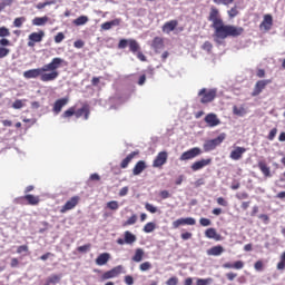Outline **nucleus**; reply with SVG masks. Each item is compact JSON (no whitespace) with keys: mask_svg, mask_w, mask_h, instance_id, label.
Returning <instances> with one entry per match:
<instances>
[{"mask_svg":"<svg viewBox=\"0 0 285 285\" xmlns=\"http://www.w3.org/2000/svg\"><path fill=\"white\" fill-rule=\"evenodd\" d=\"M208 21H212L215 41H224L228 37L237 38L244 35V27L225 24L222 14H219V9L215 7L210 8Z\"/></svg>","mask_w":285,"mask_h":285,"instance_id":"obj_1","label":"nucleus"},{"mask_svg":"<svg viewBox=\"0 0 285 285\" xmlns=\"http://www.w3.org/2000/svg\"><path fill=\"white\" fill-rule=\"evenodd\" d=\"M68 66V61L62 58L56 57L51 59L49 63L43 65L41 68L29 69L23 72L24 79H38L42 80L45 83L48 81H55L59 79V68Z\"/></svg>","mask_w":285,"mask_h":285,"instance_id":"obj_2","label":"nucleus"},{"mask_svg":"<svg viewBox=\"0 0 285 285\" xmlns=\"http://www.w3.org/2000/svg\"><path fill=\"white\" fill-rule=\"evenodd\" d=\"M198 97H200V104H210L217 97V89L203 88L198 91Z\"/></svg>","mask_w":285,"mask_h":285,"instance_id":"obj_3","label":"nucleus"},{"mask_svg":"<svg viewBox=\"0 0 285 285\" xmlns=\"http://www.w3.org/2000/svg\"><path fill=\"white\" fill-rule=\"evenodd\" d=\"M224 139H226L225 132L220 134L218 137L214 139L205 141V144L203 145L205 153H210V150H215L217 146H222V144L224 142Z\"/></svg>","mask_w":285,"mask_h":285,"instance_id":"obj_4","label":"nucleus"},{"mask_svg":"<svg viewBox=\"0 0 285 285\" xmlns=\"http://www.w3.org/2000/svg\"><path fill=\"white\" fill-rule=\"evenodd\" d=\"M122 272H124V266L118 265V266L111 268L110 271L105 272L101 275L100 279L102 282H106V279H115V277H119V275H121Z\"/></svg>","mask_w":285,"mask_h":285,"instance_id":"obj_5","label":"nucleus"},{"mask_svg":"<svg viewBox=\"0 0 285 285\" xmlns=\"http://www.w3.org/2000/svg\"><path fill=\"white\" fill-rule=\"evenodd\" d=\"M202 155V148L194 147L183 153L179 157L180 161H190V159H195V157H199Z\"/></svg>","mask_w":285,"mask_h":285,"instance_id":"obj_6","label":"nucleus"},{"mask_svg":"<svg viewBox=\"0 0 285 285\" xmlns=\"http://www.w3.org/2000/svg\"><path fill=\"white\" fill-rule=\"evenodd\" d=\"M45 37H46V32H43V30H40L39 32L30 33L29 41L27 42V46L29 48H35L36 43H41V41H43Z\"/></svg>","mask_w":285,"mask_h":285,"instance_id":"obj_7","label":"nucleus"},{"mask_svg":"<svg viewBox=\"0 0 285 285\" xmlns=\"http://www.w3.org/2000/svg\"><path fill=\"white\" fill-rule=\"evenodd\" d=\"M268 83H273V80L271 79H265V80H258L256 81L254 89L252 91V96L253 97H259L261 92H264V90H266V86H268Z\"/></svg>","mask_w":285,"mask_h":285,"instance_id":"obj_8","label":"nucleus"},{"mask_svg":"<svg viewBox=\"0 0 285 285\" xmlns=\"http://www.w3.org/2000/svg\"><path fill=\"white\" fill-rule=\"evenodd\" d=\"M79 202H81V197L73 196L69 200L66 202V204L60 208V213L65 214L68 213V210H73V208H77L79 205Z\"/></svg>","mask_w":285,"mask_h":285,"instance_id":"obj_9","label":"nucleus"},{"mask_svg":"<svg viewBox=\"0 0 285 285\" xmlns=\"http://www.w3.org/2000/svg\"><path fill=\"white\" fill-rule=\"evenodd\" d=\"M18 202L19 204H28L29 206H39V202H41V198L32 194H27L18 198Z\"/></svg>","mask_w":285,"mask_h":285,"instance_id":"obj_10","label":"nucleus"},{"mask_svg":"<svg viewBox=\"0 0 285 285\" xmlns=\"http://www.w3.org/2000/svg\"><path fill=\"white\" fill-rule=\"evenodd\" d=\"M212 164H213V158H206V159L203 158L191 164L190 168L194 173H197V170H202V168H206V166H210Z\"/></svg>","mask_w":285,"mask_h":285,"instance_id":"obj_11","label":"nucleus"},{"mask_svg":"<svg viewBox=\"0 0 285 285\" xmlns=\"http://www.w3.org/2000/svg\"><path fill=\"white\" fill-rule=\"evenodd\" d=\"M259 29L264 30L265 32H268L273 29V16L271 13H267L263 17V21L259 24Z\"/></svg>","mask_w":285,"mask_h":285,"instance_id":"obj_12","label":"nucleus"},{"mask_svg":"<svg viewBox=\"0 0 285 285\" xmlns=\"http://www.w3.org/2000/svg\"><path fill=\"white\" fill-rule=\"evenodd\" d=\"M166 161H168V153L160 151L154 159L153 166H154V168H161V166H164V164H166Z\"/></svg>","mask_w":285,"mask_h":285,"instance_id":"obj_13","label":"nucleus"},{"mask_svg":"<svg viewBox=\"0 0 285 285\" xmlns=\"http://www.w3.org/2000/svg\"><path fill=\"white\" fill-rule=\"evenodd\" d=\"M244 153H246V148L245 147H235L230 151L229 157L234 161H239V159H242V157H244Z\"/></svg>","mask_w":285,"mask_h":285,"instance_id":"obj_14","label":"nucleus"},{"mask_svg":"<svg viewBox=\"0 0 285 285\" xmlns=\"http://www.w3.org/2000/svg\"><path fill=\"white\" fill-rule=\"evenodd\" d=\"M164 38L161 37H155L151 41V48L154 49V51L159 55V52H161V50H164Z\"/></svg>","mask_w":285,"mask_h":285,"instance_id":"obj_15","label":"nucleus"},{"mask_svg":"<svg viewBox=\"0 0 285 285\" xmlns=\"http://www.w3.org/2000/svg\"><path fill=\"white\" fill-rule=\"evenodd\" d=\"M75 117L79 119L80 117H85L86 120L90 117V108L88 105L82 106V108L78 109L75 107Z\"/></svg>","mask_w":285,"mask_h":285,"instance_id":"obj_16","label":"nucleus"},{"mask_svg":"<svg viewBox=\"0 0 285 285\" xmlns=\"http://www.w3.org/2000/svg\"><path fill=\"white\" fill-rule=\"evenodd\" d=\"M68 101H69L68 98H60V99L56 100L53 104V108H52L53 112L56 115H59V112H61V110H63V107L68 106Z\"/></svg>","mask_w":285,"mask_h":285,"instance_id":"obj_17","label":"nucleus"},{"mask_svg":"<svg viewBox=\"0 0 285 285\" xmlns=\"http://www.w3.org/2000/svg\"><path fill=\"white\" fill-rule=\"evenodd\" d=\"M257 167L259 168L265 179L273 177V174H271V167L266 164V161L259 160Z\"/></svg>","mask_w":285,"mask_h":285,"instance_id":"obj_18","label":"nucleus"},{"mask_svg":"<svg viewBox=\"0 0 285 285\" xmlns=\"http://www.w3.org/2000/svg\"><path fill=\"white\" fill-rule=\"evenodd\" d=\"M179 26V21L177 20H170L163 24V32L165 35H170L177 27Z\"/></svg>","mask_w":285,"mask_h":285,"instance_id":"obj_19","label":"nucleus"},{"mask_svg":"<svg viewBox=\"0 0 285 285\" xmlns=\"http://www.w3.org/2000/svg\"><path fill=\"white\" fill-rule=\"evenodd\" d=\"M205 122L209 126V128H215V126H219V124H222V120H219L215 114H208L205 117Z\"/></svg>","mask_w":285,"mask_h":285,"instance_id":"obj_20","label":"nucleus"},{"mask_svg":"<svg viewBox=\"0 0 285 285\" xmlns=\"http://www.w3.org/2000/svg\"><path fill=\"white\" fill-rule=\"evenodd\" d=\"M205 237L207 239H215V242H222L223 237L217 233V229L210 227L205 230Z\"/></svg>","mask_w":285,"mask_h":285,"instance_id":"obj_21","label":"nucleus"},{"mask_svg":"<svg viewBox=\"0 0 285 285\" xmlns=\"http://www.w3.org/2000/svg\"><path fill=\"white\" fill-rule=\"evenodd\" d=\"M137 156H139V150L131 151L129 155H127L126 158H124L120 163V168L125 169L129 166L130 161H132Z\"/></svg>","mask_w":285,"mask_h":285,"instance_id":"obj_22","label":"nucleus"},{"mask_svg":"<svg viewBox=\"0 0 285 285\" xmlns=\"http://www.w3.org/2000/svg\"><path fill=\"white\" fill-rule=\"evenodd\" d=\"M146 168H148L146 163L144 160H139L136 163V165L132 168V175L135 176L141 175L146 170Z\"/></svg>","mask_w":285,"mask_h":285,"instance_id":"obj_23","label":"nucleus"},{"mask_svg":"<svg viewBox=\"0 0 285 285\" xmlns=\"http://www.w3.org/2000/svg\"><path fill=\"white\" fill-rule=\"evenodd\" d=\"M223 268H234L235 271H242V268H244V261H236L234 263H224Z\"/></svg>","mask_w":285,"mask_h":285,"instance_id":"obj_24","label":"nucleus"},{"mask_svg":"<svg viewBox=\"0 0 285 285\" xmlns=\"http://www.w3.org/2000/svg\"><path fill=\"white\" fill-rule=\"evenodd\" d=\"M110 262V255L108 253H102L96 258L97 266H106Z\"/></svg>","mask_w":285,"mask_h":285,"instance_id":"obj_25","label":"nucleus"},{"mask_svg":"<svg viewBox=\"0 0 285 285\" xmlns=\"http://www.w3.org/2000/svg\"><path fill=\"white\" fill-rule=\"evenodd\" d=\"M114 26H121V19L116 18L101 24L102 30H110Z\"/></svg>","mask_w":285,"mask_h":285,"instance_id":"obj_26","label":"nucleus"},{"mask_svg":"<svg viewBox=\"0 0 285 285\" xmlns=\"http://www.w3.org/2000/svg\"><path fill=\"white\" fill-rule=\"evenodd\" d=\"M224 253V247L222 245L214 246L207 250V255H212L214 257H219Z\"/></svg>","mask_w":285,"mask_h":285,"instance_id":"obj_27","label":"nucleus"},{"mask_svg":"<svg viewBox=\"0 0 285 285\" xmlns=\"http://www.w3.org/2000/svg\"><path fill=\"white\" fill-rule=\"evenodd\" d=\"M146 255V253L144 252L142 248H137L135 250V255L132 256V262H136L137 264H139V262H141L144 259V256Z\"/></svg>","mask_w":285,"mask_h":285,"instance_id":"obj_28","label":"nucleus"},{"mask_svg":"<svg viewBox=\"0 0 285 285\" xmlns=\"http://www.w3.org/2000/svg\"><path fill=\"white\" fill-rule=\"evenodd\" d=\"M59 282H61V275L53 274L46 279L45 285H55L59 284Z\"/></svg>","mask_w":285,"mask_h":285,"instance_id":"obj_29","label":"nucleus"},{"mask_svg":"<svg viewBox=\"0 0 285 285\" xmlns=\"http://www.w3.org/2000/svg\"><path fill=\"white\" fill-rule=\"evenodd\" d=\"M47 21H49L48 16L36 17L32 19V26H46Z\"/></svg>","mask_w":285,"mask_h":285,"instance_id":"obj_30","label":"nucleus"},{"mask_svg":"<svg viewBox=\"0 0 285 285\" xmlns=\"http://www.w3.org/2000/svg\"><path fill=\"white\" fill-rule=\"evenodd\" d=\"M128 46H129L130 52H132L134 55L136 52H139V50H140L139 42H137V40H135V39H129Z\"/></svg>","mask_w":285,"mask_h":285,"instance_id":"obj_31","label":"nucleus"},{"mask_svg":"<svg viewBox=\"0 0 285 285\" xmlns=\"http://www.w3.org/2000/svg\"><path fill=\"white\" fill-rule=\"evenodd\" d=\"M137 242V236L130 232H125V243L126 244H135Z\"/></svg>","mask_w":285,"mask_h":285,"instance_id":"obj_32","label":"nucleus"},{"mask_svg":"<svg viewBox=\"0 0 285 285\" xmlns=\"http://www.w3.org/2000/svg\"><path fill=\"white\" fill-rule=\"evenodd\" d=\"M89 19L87 16H80L77 19L73 20L75 26H86L88 23Z\"/></svg>","mask_w":285,"mask_h":285,"instance_id":"obj_33","label":"nucleus"},{"mask_svg":"<svg viewBox=\"0 0 285 285\" xmlns=\"http://www.w3.org/2000/svg\"><path fill=\"white\" fill-rule=\"evenodd\" d=\"M233 112L237 117H244V115H246V108L234 106L233 107Z\"/></svg>","mask_w":285,"mask_h":285,"instance_id":"obj_34","label":"nucleus"},{"mask_svg":"<svg viewBox=\"0 0 285 285\" xmlns=\"http://www.w3.org/2000/svg\"><path fill=\"white\" fill-rule=\"evenodd\" d=\"M150 268H153V263L148 261L139 265V271H141V273H146V271H150Z\"/></svg>","mask_w":285,"mask_h":285,"instance_id":"obj_35","label":"nucleus"},{"mask_svg":"<svg viewBox=\"0 0 285 285\" xmlns=\"http://www.w3.org/2000/svg\"><path fill=\"white\" fill-rule=\"evenodd\" d=\"M155 228H157V225L153 222L150 223H147L145 226H144V233H153L155 230Z\"/></svg>","mask_w":285,"mask_h":285,"instance_id":"obj_36","label":"nucleus"},{"mask_svg":"<svg viewBox=\"0 0 285 285\" xmlns=\"http://www.w3.org/2000/svg\"><path fill=\"white\" fill-rule=\"evenodd\" d=\"M75 115V107H70L63 114L61 115L62 119H70V117H73Z\"/></svg>","mask_w":285,"mask_h":285,"instance_id":"obj_37","label":"nucleus"},{"mask_svg":"<svg viewBox=\"0 0 285 285\" xmlns=\"http://www.w3.org/2000/svg\"><path fill=\"white\" fill-rule=\"evenodd\" d=\"M137 224V214L131 215L124 224L122 226H132Z\"/></svg>","mask_w":285,"mask_h":285,"instance_id":"obj_38","label":"nucleus"},{"mask_svg":"<svg viewBox=\"0 0 285 285\" xmlns=\"http://www.w3.org/2000/svg\"><path fill=\"white\" fill-rule=\"evenodd\" d=\"M107 208H109V210H119V202H117V200L108 202Z\"/></svg>","mask_w":285,"mask_h":285,"instance_id":"obj_39","label":"nucleus"},{"mask_svg":"<svg viewBox=\"0 0 285 285\" xmlns=\"http://www.w3.org/2000/svg\"><path fill=\"white\" fill-rule=\"evenodd\" d=\"M23 23H26V17L16 18L13 21L14 28H21V26H23Z\"/></svg>","mask_w":285,"mask_h":285,"instance_id":"obj_40","label":"nucleus"},{"mask_svg":"<svg viewBox=\"0 0 285 285\" xmlns=\"http://www.w3.org/2000/svg\"><path fill=\"white\" fill-rule=\"evenodd\" d=\"M12 1H14V0H2L0 2V12H3V10H6V8H8V6H12Z\"/></svg>","mask_w":285,"mask_h":285,"instance_id":"obj_41","label":"nucleus"},{"mask_svg":"<svg viewBox=\"0 0 285 285\" xmlns=\"http://www.w3.org/2000/svg\"><path fill=\"white\" fill-rule=\"evenodd\" d=\"M10 55V49L0 46V59H6Z\"/></svg>","mask_w":285,"mask_h":285,"instance_id":"obj_42","label":"nucleus"},{"mask_svg":"<svg viewBox=\"0 0 285 285\" xmlns=\"http://www.w3.org/2000/svg\"><path fill=\"white\" fill-rule=\"evenodd\" d=\"M213 278H197L196 285H208L212 284Z\"/></svg>","mask_w":285,"mask_h":285,"instance_id":"obj_43","label":"nucleus"},{"mask_svg":"<svg viewBox=\"0 0 285 285\" xmlns=\"http://www.w3.org/2000/svg\"><path fill=\"white\" fill-rule=\"evenodd\" d=\"M12 108L14 110H21V108H23V100L17 99L16 101H13Z\"/></svg>","mask_w":285,"mask_h":285,"instance_id":"obj_44","label":"nucleus"},{"mask_svg":"<svg viewBox=\"0 0 285 285\" xmlns=\"http://www.w3.org/2000/svg\"><path fill=\"white\" fill-rule=\"evenodd\" d=\"M0 37H10V29H8L7 27H0Z\"/></svg>","mask_w":285,"mask_h":285,"instance_id":"obj_45","label":"nucleus"},{"mask_svg":"<svg viewBox=\"0 0 285 285\" xmlns=\"http://www.w3.org/2000/svg\"><path fill=\"white\" fill-rule=\"evenodd\" d=\"M185 226H195L197 224V220L193 217L184 218Z\"/></svg>","mask_w":285,"mask_h":285,"instance_id":"obj_46","label":"nucleus"},{"mask_svg":"<svg viewBox=\"0 0 285 285\" xmlns=\"http://www.w3.org/2000/svg\"><path fill=\"white\" fill-rule=\"evenodd\" d=\"M239 14V11L237 10V7H233L229 11H228V17L230 19H235V17H237Z\"/></svg>","mask_w":285,"mask_h":285,"instance_id":"obj_47","label":"nucleus"},{"mask_svg":"<svg viewBox=\"0 0 285 285\" xmlns=\"http://www.w3.org/2000/svg\"><path fill=\"white\" fill-rule=\"evenodd\" d=\"M254 268H255V271H257L258 273H262V271H264V262L257 261V262L254 264Z\"/></svg>","mask_w":285,"mask_h":285,"instance_id":"obj_48","label":"nucleus"},{"mask_svg":"<svg viewBox=\"0 0 285 285\" xmlns=\"http://www.w3.org/2000/svg\"><path fill=\"white\" fill-rule=\"evenodd\" d=\"M235 0H214L217 6H230Z\"/></svg>","mask_w":285,"mask_h":285,"instance_id":"obj_49","label":"nucleus"},{"mask_svg":"<svg viewBox=\"0 0 285 285\" xmlns=\"http://www.w3.org/2000/svg\"><path fill=\"white\" fill-rule=\"evenodd\" d=\"M91 248V245L90 244H86V245H82V246H79L77 248L78 253H88V250H90Z\"/></svg>","mask_w":285,"mask_h":285,"instance_id":"obj_50","label":"nucleus"},{"mask_svg":"<svg viewBox=\"0 0 285 285\" xmlns=\"http://www.w3.org/2000/svg\"><path fill=\"white\" fill-rule=\"evenodd\" d=\"M146 210H148V213L155 214L157 213V207H155L153 204L150 203H146L145 205Z\"/></svg>","mask_w":285,"mask_h":285,"instance_id":"obj_51","label":"nucleus"},{"mask_svg":"<svg viewBox=\"0 0 285 285\" xmlns=\"http://www.w3.org/2000/svg\"><path fill=\"white\" fill-rule=\"evenodd\" d=\"M66 39V36L63 35V32H58L55 36V42L56 43H61V41H63Z\"/></svg>","mask_w":285,"mask_h":285,"instance_id":"obj_52","label":"nucleus"},{"mask_svg":"<svg viewBox=\"0 0 285 285\" xmlns=\"http://www.w3.org/2000/svg\"><path fill=\"white\" fill-rule=\"evenodd\" d=\"M173 228H179V226H185L184 218H178L177 220L173 222Z\"/></svg>","mask_w":285,"mask_h":285,"instance_id":"obj_53","label":"nucleus"},{"mask_svg":"<svg viewBox=\"0 0 285 285\" xmlns=\"http://www.w3.org/2000/svg\"><path fill=\"white\" fill-rule=\"evenodd\" d=\"M129 46V40H126V39H121L118 43V48L120 50H124L125 48H128Z\"/></svg>","mask_w":285,"mask_h":285,"instance_id":"obj_54","label":"nucleus"},{"mask_svg":"<svg viewBox=\"0 0 285 285\" xmlns=\"http://www.w3.org/2000/svg\"><path fill=\"white\" fill-rule=\"evenodd\" d=\"M275 137H277V128H273V129L269 131V134H268V136H267V139H268L269 141H273V140L275 139Z\"/></svg>","mask_w":285,"mask_h":285,"instance_id":"obj_55","label":"nucleus"},{"mask_svg":"<svg viewBox=\"0 0 285 285\" xmlns=\"http://www.w3.org/2000/svg\"><path fill=\"white\" fill-rule=\"evenodd\" d=\"M167 285H178L179 284V278L177 276H173L166 282Z\"/></svg>","mask_w":285,"mask_h":285,"instance_id":"obj_56","label":"nucleus"},{"mask_svg":"<svg viewBox=\"0 0 285 285\" xmlns=\"http://www.w3.org/2000/svg\"><path fill=\"white\" fill-rule=\"evenodd\" d=\"M199 224H200V226L206 227V226H212L213 222L208 218L203 217V218L199 219Z\"/></svg>","mask_w":285,"mask_h":285,"instance_id":"obj_57","label":"nucleus"},{"mask_svg":"<svg viewBox=\"0 0 285 285\" xmlns=\"http://www.w3.org/2000/svg\"><path fill=\"white\" fill-rule=\"evenodd\" d=\"M216 202H217L218 206H223L225 208L228 206V200H226L224 197H218L216 199Z\"/></svg>","mask_w":285,"mask_h":285,"instance_id":"obj_58","label":"nucleus"},{"mask_svg":"<svg viewBox=\"0 0 285 285\" xmlns=\"http://www.w3.org/2000/svg\"><path fill=\"white\" fill-rule=\"evenodd\" d=\"M236 199H238L239 202L244 199H248V193L243 191V193L236 194Z\"/></svg>","mask_w":285,"mask_h":285,"instance_id":"obj_59","label":"nucleus"},{"mask_svg":"<svg viewBox=\"0 0 285 285\" xmlns=\"http://www.w3.org/2000/svg\"><path fill=\"white\" fill-rule=\"evenodd\" d=\"M17 253L21 255V253H28V245H21L17 248Z\"/></svg>","mask_w":285,"mask_h":285,"instance_id":"obj_60","label":"nucleus"},{"mask_svg":"<svg viewBox=\"0 0 285 285\" xmlns=\"http://www.w3.org/2000/svg\"><path fill=\"white\" fill-rule=\"evenodd\" d=\"M125 284H127V285L135 284V278H132V276H130V275L125 276Z\"/></svg>","mask_w":285,"mask_h":285,"instance_id":"obj_61","label":"nucleus"},{"mask_svg":"<svg viewBox=\"0 0 285 285\" xmlns=\"http://www.w3.org/2000/svg\"><path fill=\"white\" fill-rule=\"evenodd\" d=\"M226 277H227L228 282H234L235 278L237 277V274L233 273V272H229V273L226 274Z\"/></svg>","mask_w":285,"mask_h":285,"instance_id":"obj_62","label":"nucleus"},{"mask_svg":"<svg viewBox=\"0 0 285 285\" xmlns=\"http://www.w3.org/2000/svg\"><path fill=\"white\" fill-rule=\"evenodd\" d=\"M159 196L161 199H168V197H170V193L168 190H161Z\"/></svg>","mask_w":285,"mask_h":285,"instance_id":"obj_63","label":"nucleus"},{"mask_svg":"<svg viewBox=\"0 0 285 285\" xmlns=\"http://www.w3.org/2000/svg\"><path fill=\"white\" fill-rule=\"evenodd\" d=\"M0 46L2 48H4V46H10V40H8L7 38L0 39Z\"/></svg>","mask_w":285,"mask_h":285,"instance_id":"obj_64","label":"nucleus"}]
</instances>
